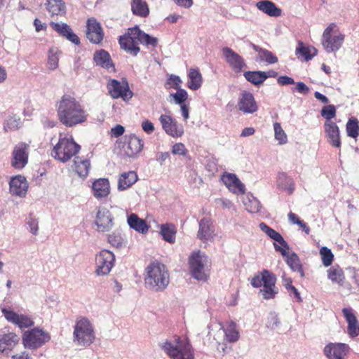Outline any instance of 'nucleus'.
Listing matches in <instances>:
<instances>
[{
  "label": "nucleus",
  "instance_id": "19",
  "mask_svg": "<svg viewBox=\"0 0 359 359\" xmlns=\"http://www.w3.org/2000/svg\"><path fill=\"white\" fill-rule=\"evenodd\" d=\"M86 37L93 43L99 44L103 39L104 32L97 20L91 18L87 20Z\"/></svg>",
  "mask_w": 359,
  "mask_h": 359
},
{
  "label": "nucleus",
  "instance_id": "43",
  "mask_svg": "<svg viewBox=\"0 0 359 359\" xmlns=\"http://www.w3.org/2000/svg\"><path fill=\"white\" fill-rule=\"evenodd\" d=\"M260 229L264 232L267 236H269L271 239L274 240L276 242L278 243L280 245L288 248L289 245L284 240L283 236L276 231L271 229L267 224L264 222L259 224Z\"/></svg>",
  "mask_w": 359,
  "mask_h": 359
},
{
  "label": "nucleus",
  "instance_id": "3",
  "mask_svg": "<svg viewBox=\"0 0 359 359\" xmlns=\"http://www.w3.org/2000/svg\"><path fill=\"white\" fill-rule=\"evenodd\" d=\"M169 282V273L164 264L152 262L145 269L144 283L149 290L155 292L163 291Z\"/></svg>",
  "mask_w": 359,
  "mask_h": 359
},
{
  "label": "nucleus",
  "instance_id": "18",
  "mask_svg": "<svg viewBox=\"0 0 359 359\" xmlns=\"http://www.w3.org/2000/svg\"><path fill=\"white\" fill-rule=\"evenodd\" d=\"M350 347L344 343H329L323 348L327 359H346Z\"/></svg>",
  "mask_w": 359,
  "mask_h": 359
},
{
  "label": "nucleus",
  "instance_id": "8",
  "mask_svg": "<svg viewBox=\"0 0 359 359\" xmlns=\"http://www.w3.org/2000/svg\"><path fill=\"white\" fill-rule=\"evenodd\" d=\"M345 35L341 33L335 23L330 24L324 30L321 43L328 53H336L342 46Z\"/></svg>",
  "mask_w": 359,
  "mask_h": 359
},
{
  "label": "nucleus",
  "instance_id": "59",
  "mask_svg": "<svg viewBox=\"0 0 359 359\" xmlns=\"http://www.w3.org/2000/svg\"><path fill=\"white\" fill-rule=\"evenodd\" d=\"M277 82L280 86H287L294 84V80L288 76H280L277 79Z\"/></svg>",
  "mask_w": 359,
  "mask_h": 359
},
{
  "label": "nucleus",
  "instance_id": "31",
  "mask_svg": "<svg viewBox=\"0 0 359 359\" xmlns=\"http://www.w3.org/2000/svg\"><path fill=\"white\" fill-rule=\"evenodd\" d=\"M93 60L97 65L107 69L114 71V65L108 52L104 50H100L94 53Z\"/></svg>",
  "mask_w": 359,
  "mask_h": 359
},
{
  "label": "nucleus",
  "instance_id": "47",
  "mask_svg": "<svg viewBox=\"0 0 359 359\" xmlns=\"http://www.w3.org/2000/svg\"><path fill=\"white\" fill-rule=\"evenodd\" d=\"M286 262L290 268L294 272L299 273L301 277L304 276V272L297 255L294 252L286 256Z\"/></svg>",
  "mask_w": 359,
  "mask_h": 359
},
{
  "label": "nucleus",
  "instance_id": "45",
  "mask_svg": "<svg viewBox=\"0 0 359 359\" xmlns=\"http://www.w3.org/2000/svg\"><path fill=\"white\" fill-rule=\"evenodd\" d=\"M243 202L245 210L250 213L258 212L261 208L260 202L252 194H247Z\"/></svg>",
  "mask_w": 359,
  "mask_h": 359
},
{
  "label": "nucleus",
  "instance_id": "14",
  "mask_svg": "<svg viewBox=\"0 0 359 359\" xmlns=\"http://www.w3.org/2000/svg\"><path fill=\"white\" fill-rule=\"evenodd\" d=\"M94 224L98 232L109 231L114 226V217L111 212L104 207H99L96 210Z\"/></svg>",
  "mask_w": 359,
  "mask_h": 359
},
{
  "label": "nucleus",
  "instance_id": "12",
  "mask_svg": "<svg viewBox=\"0 0 359 359\" xmlns=\"http://www.w3.org/2000/svg\"><path fill=\"white\" fill-rule=\"evenodd\" d=\"M115 256L109 250H103L95 257V273L97 276L109 273L114 265Z\"/></svg>",
  "mask_w": 359,
  "mask_h": 359
},
{
  "label": "nucleus",
  "instance_id": "39",
  "mask_svg": "<svg viewBox=\"0 0 359 359\" xmlns=\"http://www.w3.org/2000/svg\"><path fill=\"white\" fill-rule=\"evenodd\" d=\"M187 86L189 89L196 90L202 85V75L198 69H190L188 74Z\"/></svg>",
  "mask_w": 359,
  "mask_h": 359
},
{
  "label": "nucleus",
  "instance_id": "20",
  "mask_svg": "<svg viewBox=\"0 0 359 359\" xmlns=\"http://www.w3.org/2000/svg\"><path fill=\"white\" fill-rule=\"evenodd\" d=\"M222 51L226 62L235 72H240L246 67L243 58L231 48L224 47Z\"/></svg>",
  "mask_w": 359,
  "mask_h": 359
},
{
  "label": "nucleus",
  "instance_id": "25",
  "mask_svg": "<svg viewBox=\"0 0 359 359\" xmlns=\"http://www.w3.org/2000/svg\"><path fill=\"white\" fill-rule=\"evenodd\" d=\"M50 26L60 36L66 38L67 40L74 43L75 45H79L80 43V39L79 36L73 32L72 28L67 24L64 22H51L50 23Z\"/></svg>",
  "mask_w": 359,
  "mask_h": 359
},
{
  "label": "nucleus",
  "instance_id": "7",
  "mask_svg": "<svg viewBox=\"0 0 359 359\" xmlns=\"http://www.w3.org/2000/svg\"><path fill=\"white\" fill-rule=\"evenodd\" d=\"M80 145L76 143L72 137L60 135L58 142L51 151V156L55 159L65 163L75 156L80 150Z\"/></svg>",
  "mask_w": 359,
  "mask_h": 359
},
{
  "label": "nucleus",
  "instance_id": "24",
  "mask_svg": "<svg viewBox=\"0 0 359 359\" xmlns=\"http://www.w3.org/2000/svg\"><path fill=\"white\" fill-rule=\"evenodd\" d=\"M143 141L135 135H130L126 137L124 151L128 157H133L142 150Z\"/></svg>",
  "mask_w": 359,
  "mask_h": 359
},
{
  "label": "nucleus",
  "instance_id": "23",
  "mask_svg": "<svg viewBox=\"0 0 359 359\" xmlns=\"http://www.w3.org/2000/svg\"><path fill=\"white\" fill-rule=\"evenodd\" d=\"M222 181L230 191L236 194L245 193V185L235 174L225 172L222 176Z\"/></svg>",
  "mask_w": 359,
  "mask_h": 359
},
{
  "label": "nucleus",
  "instance_id": "37",
  "mask_svg": "<svg viewBox=\"0 0 359 359\" xmlns=\"http://www.w3.org/2000/svg\"><path fill=\"white\" fill-rule=\"evenodd\" d=\"M250 46L258 53L259 59L262 62H266L268 64H275L278 62V57L272 52L260 48L259 46L250 43Z\"/></svg>",
  "mask_w": 359,
  "mask_h": 359
},
{
  "label": "nucleus",
  "instance_id": "54",
  "mask_svg": "<svg viewBox=\"0 0 359 359\" xmlns=\"http://www.w3.org/2000/svg\"><path fill=\"white\" fill-rule=\"evenodd\" d=\"M170 97L174 99L175 104L182 105L185 104L184 102L188 98V93L186 90L180 88L177 90L175 93H171Z\"/></svg>",
  "mask_w": 359,
  "mask_h": 359
},
{
  "label": "nucleus",
  "instance_id": "58",
  "mask_svg": "<svg viewBox=\"0 0 359 359\" xmlns=\"http://www.w3.org/2000/svg\"><path fill=\"white\" fill-rule=\"evenodd\" d=\"M27 224L28 225L29 231L32 234L36 235L38 233V229H39L37 219L30 217Z\"/></svg>",
  "mask_w": 359,
  "mask_h": 359
},
{
  "label": "nucleus",
  "instance_id": "5",
  "mask_svg": "<svg viewBox=\"0 0 359 359\" xmlns=\"http://www.w3.org/2000/svg\"><path fill=\"white\" fill-rule=\"evenodd\" d=\"M253 287L260 288L259 294L265 300L273 299L278 293L276 287V276L269 270L264 269L251 280Z\"/></svg>",
  "mask_w": 359,
  "mask_h": 359
},
{
  "label": "nucleus",
  "instance_id": "50",
  "mask_svg": "<svg viewBox=\"0 0 359 359\" xmlns=\"http://www.w3.org/2000/svg\"><path fill=\"white\" fill-rule=\"evenodd\" d=\"M346 133L348 137L355 139L359 135V121L356 118L348 119L346 126Z\"/></svg>",
  "mask_w": 359,
  "mask_h": 359
},
{
  "label": "nucleus",
  "instance_id": "34",
  "mask_svg": "<svg viewBox=\"0 0 359 359\" xmlns=\"http://www.w3.org/2000/svg\"><path fill=\"white\" fill-rule=\"evenodd\" d=\"M327 278L332 283L342 286L344 283L345 276L343 269L339 265L331 266L327 271Z\"/></svg>",
  "mask_w": 359,
  "mask_h": 359
},
{
  "label": "nucleus",
  "instance_id": "32",
  "mask_svg": "<svg viewBox=\"0 0 359 359\" xmlns=\"http://www.w3.org/2000/svg\"><path fill=\"white\" fill-rule=\"evenodd\" d=\"M295 54L298 59L307 62L316 55L317 50L313 46H305L302 41H299Z\"/></svg>",
  "mask_w": 359,
  "mask_h": 359
},
{
  "label": "nucleus",
  "instance_id": "4",
  "mask_svg": "<svg viewBox=\"0 0 359 359\" xmlns=\"http://www.w3.org/2000/svg\"><path fill=\"white\" fill-rule=\"evenodd\" d=\"M160 346L171 359H194V350L187 337L175 336Z\"/></svg>",
  "mask_w": 359,
  "mask_h": 359
},
{
  "label": "nucleus",
  "instance_id": "60",
  "mask_svg": "<svg viewBox=\"0 0 359 359\" xmlns=\"http://www.w3.org/2000/svg\"><path fill=\"white\" fill-rule=\"evenodd\" d=\"M142 130L147 134H151L154 131V124L149 120H145L142 123Z\"/></svg>",
  "mask_w": 359,
  "mask_h": 359
},
{
  "label": "nucleus",
  "instance_id": "21",
  "mask_svg": "<svg viewBox=\"0 0 359 359\" xmlns=\"http://www.w3.org/2000/svg\"><path fill=\"white\" fill-rule=\"evenodd\" d=\"M238 107L244 114H253L258 110V106L254 95L247 91L241 93L238 102Z\"/></svg>",
  "mask_w": 359,
  "mask_h": 359
},
{
  "label": "nucleus",
  "instance_id": "2",
  "mask_svg": "<svg viewBox=\"0 0 359 359\" xmlns=\"http://www.w3.org/2000/svg\"><path fill=\"white\" fill-rule=\"evenodd\" d=\"M118 41L121 48L133 56H136L140 51L138 42L154 48L158 44L157 38L144 32L137 26L128 29V33L121 36Z\"/></svg>",
  "mask_w": 359,
  "mask_h": 359
},
{
  "label": "nucleus",
  "instance_id": "52",
  "mask_svg": "<svg viewBox=\"0 0 359 359\" xmlns=\"http://www.w3.org/2000/svg\"><path fill=\"white\" fill-rule=\"evenodd\" d=\"M320 255L321 256L323 264L325 266H329L332 264L334 255L330 249L327 247H322L320 249Z\"/></svg>",
  "mask_w": 359,
  "mask_h": 359
},
{
  "label": "nucleus",
  "instance_id": "63",
  "mask_svg": "<svg viewBox=\"0 0 359 359\" xmlns=\"http://www.w3.org/2000/svg\"><path fill=\"white\" fill-rule=\"evenodd\" d=\"M279 324V320L277 315L275 313H271V319L268 322L267 326L271 329H274Z\"/></svg>",
  "mask_w": 359,
  "mask_h": 359
},
{
  "label": "nucleus",
  "instance_id": "62",
  "mask_svg": "<svg viewBox=\"0 0 359 359\" xmlns=\"http://www.w3.org/2000/svg\"><path fill=\"white\" fill-rule=\"evenodd\" d=\"M125 131L124 128L121 125H116L111 130V135L118 137L123 134Z\"/></svg>",
  "mask_w": 359,
  "mask_h": 359
},
{
  "label": "nucleus",
  "instance_id": "13",
  "mask_svg": "<svg viewBox=\"0 0 359 359\" xmlns=\"http://www.w3.org/2000/svg\"><path fill=\"white\" fill-rule=\"evenodd\" d=\"M29 144L19 142L14 147L11 153V165L15 170H22L28 163Z\"/></svg>",
  "mask_w": 359,
  "mask_h": 359
},
{
  "label": "nucleus",
  "instance_id": "29",
  "mask_svg": "<svg viewBox=\"0 0 359 359\" xmlns=\"http://www.w3.org/2000/svg\"><path fill=\"white\" fill-rule=\"evenodd\" d=\"M92 189L93 195L96 198H105L110 192L109 182L107 179L100 178L93 183Z\"/></svg>",
  "mask_w": 359,
  "mask_h": 359
},
{
  "label": "nucleus",
  "instance_id": "36",
  "mask_svg": "<svg viewBox=\"0 0 359 359\" xmlns=\"http://www.w3.org/2000/svg\"><path fill=\"white\" fill-rule=\"evenodd\" d=\"M128 224L130 228L135 231L144 233L148 231L149 226L146 222L140 219L136 214L132 213L128 217Z\"/></svg>",
  "mask_w": 359,
  "mask_h": 359
},
{
  "label": "nucleus",
  "instance_id": "28",
  "mask_svg": "<svg viewBox=\"0 0 359 359\" xmlns=\"http://www.w3.org/2000/svg\"><path fill=\"white\" fill-rule=\"evenodd\" d=\"M21 126L22 121L19 116L10 111L4 114L3 129L5 133L18 130Z\"/></svg>",
  "mask_w": 359,
  "mask_h": 359
},
{
  "label": "nucleus",
  "instance_id": "53",
  "mask_svg": "<svg viewBox=\"0 0 359 359\" xmlns=\"http://www.w3.org/2000/svg\"><path fill=\"white\" fill-rule=\"evenodd\" d=\"M108 242L114 247L120 248L123 247L124 242L121 234L119 232H112L108 235Z\"/></svg>",
  "mask_w": 359,
  "mask_h": 359
},
{
  "label": "nucleus",
  "instance_id": "33",
  "mask_svg": "<svg viewBox=\"0 0 359 359\" xmlns=\"http://www.w3.org/2000/svg\"><path fill=\"white\" fill-rule=\"evenodd\" d=\"M137 180V175L135 172L128 171L123 172L119 177L118 189L120 191L126 190L134 184Z\"/></svg>",
  "mask_w": 359,
  "mask_h": 359
},
{
  "label": "nucleus",
  "instance_id": "6",
  "mask_svg": "<svg viewBox=\"0 0 359 359\" xmlns=\"http://www.w3.org/2000/svg\"><path fill=\"white\" fill-rule=\"evenodd\" d=\"M191 276L198 280H206L209 276L210 262L208 256L200 250L194 251L189 257Z\"/></svg>",
  "mask_w": 359,
  "mask_h": 359
},
{
  "label": "nucleus",
  "instance_id": "9",
  "mask_svg": "<svg viewBox=\"0 0 359 359\" xmlns=\"http://www.w3.org/2000/svg\"><path fill=\"white\" fill-rule=\"evenodd\" d=\"M73 337L74 341L79 346H88L93 342L94 330L88 319L81 318L76 320Z\"/></svg>",
  "mask_w": 359,
  "mask_h": 359
},
{
  "label": "nucleus",
  "instance_id": "17",
  "mask_svg": "<svg viewBox=\"0 0 359 359\" xmlns=\"http://www.w3.org/2000/svg\"><path fill=\"white\" fill-rule=\"evenodd\" d=\"M1 312L8 322L17 325L20 329L27 328L34 325L33 320L27 315L19 314L6 308H2Z\"/></svg>",
  "mask_w": 359,
  "mask_h": 359
},
{
  "label": "nucleus",
  "instance_id": "41",
  "mask_svg": "<svg viewBox=\"0 0 359 359\" xmlns=\"http://www.w3.org/2000/svg\"><path fill=\"white\" fill-rule=\"evenodd\" d=\"M177 229L172 224H162L160 228V233L163 238L169 243L175 242Z\"/></svg>",
  "mask_w": 359,
  "mask_h": 359
},
{
  "label": "nucleus",
  "instance_id": "1",
  "mask_svg": "<svg viewBox=\"0 0 359 359\" xmlns=\"http://www.w3.org/2000/svg\"><path fill=\"white\" fill-rule=\"evenodd\" d=\"M58 120L66 127H74L86 121L88 113L81 103L73 95H63L56 103Z\"/></svg>",
  "mask_w": 359,
  "mask_h": 359
},
{
  "label": "nucleus",
  "instance_id": "26",
  "mask_svg": "<svg viewBox=\"0 0 359 359\" xmlns=\"http://www.w3.org/2000/svg\"><path fill=\"white\" fill-rule=\"evenodd\" d=\"M325 132L327 136V142L332 147H341L340 131L338 126L333 121H325L324 124Z\"/></svg>",
  "mask_w": 359,
  "mask_h": 359
},
{
  "label": "nucleus",
  "instance_id": "44",
  "mask_svg": "<svg viewBox=\"0 0 359 359\" xmlns=\"http://www.w3.org/2000/svg\"><path fill=\"white\" fill-rule=\"evenodd\" d=\"M47 10L51 15H64L66 13L65 4L62 0L48 1Z\"/></svg>",
  "mask_w": 359,
  "mask_h": 359
},
{
  "label": "nucleus",
  "instance_id": "40",
  "mask_svg": "<svg viewBox=\"0 0 359 359\" xmlns=\"http://www.w3.org/2000/svg\"><path fill=\"white\" fill-rule=\"evenodd\" d=\"M223 330L224 332V340L227 342L235 343L239 339L240 334L234 322L231 321L228 323L226 327L223 328Z\"/></svg>",
  "mask_w": 359,
  "mask_h": 359
},
{
  "label": "nucleus",
  "instance_id": "64",
  "mask_svg": "<svg viewBox=\"0 0 359 359\" xmlns=\"http://www.w3.org/2000/svg\"><path fill=\"white\" fill-rule=\"evenodd\" d=\"M170 158L169 152H158L156 154V161L161 164L163 163Z\"/></svg>",
  "mask_w": 359,
  "mask_h": 359
},
{
  "label": "nucleus",
  "instance_id": "49",
  "mask_svg": "<svg viewBox=\"0 0 359 359\" xmlns=\"http://www.w3.org/2000/svg\"><path fill=\"white\" fill-rule=\"evenodd\" d=\"M61 52L57 48H51L48 50V67L50 70H55L58 67L59 56Z\"/></svg>",
  "mask_w": 359,
  "mask_h": 359
},
{
  "label": "nucleus",
  "instance_id": "48",
  "mask_svg": "<svg viewBox=\"0 0 359 359\" xmlns=\"http://www.w3.org/2000/svg\"><path fill=\"white\" fill-rule=\"evenodd\" d=\"M244 76L248 81L255 86L262 84L266 79L264 72L262 71L245 72Z\"/></svg>",
  "mask_w": 359,
  "mask_h": 359
},
{
  "label": "nucleus",
  "instance_id": "51",
  "mask_svg": "<svg viewBox=\"0 0 359 359\" xmlns=\"http://www.w3.org/2000/svg\"><path fill=\"white\" fill-rule=\"evenodd\" d=\"M274 137L280 145L285 144L287 142V136L283 130L280 123H273Z\"/></svg>",
  "mask_w": 359,
  "mask_h": 359
},
{
  "label": "nucleus",
  "instance_id": "15",
  "mask_svg": "<svg viewBox=\"0 0 359 359\" xmlns=\"http://www.w3.org/2000/svg\"><path fill=\"white\" fill-rule=\"evenodd\" d=\"M159 121L167 135L172 137H180L184 134L183 126L171 116L162 114L159 117Z\"/></svg>",
  "mask_w": 359,
  "mask_h": 359
},
{
  "label": "nucleus",
  "instance_id": "35",
  "mask_svg": "<svg viewBox=\"0 0 359 359\" xmlns=\"http://www.w3.org/2000/svg\"><path fill=\"white\" fill-rule=\"evenodd\" d=\"M18 336L14 332L0 334V345L1 352L12 349L19 341Z\"/></svg>",
  "mask_w": 359,
  "mask_h": 359
},
{
  "label": "nucleus",
  "instance_id": "55",
  "mask_svg": "<svg viewBox=\"0 0 359 359\" xmlns=\"http://www.w3.org/2000/svg\"><path fill=\"white\" fill-rule=\"evenodd\" d=\"M320 114L326 121H332L331 119L336 116V108L333 104L326 105L322 108Z\"/></svg>",
  "mask_w": 359,
  "mask_h": 359
},
{
  "label": "nucleus",
  "instance_id": "38",
  "mask_svg": "<svg viewBox=\"0 0 359 359\" xmlns=\"http://www.w3.org/2000/svg\"><path fill=\"white\" fill-rule=\"evenodd\" d=\"M131 9L135 15L141 18H146L149 14L148 4L144 0H132Z\"/></svg>",
  "mask_w": 359,
  "mask_h": 359
},
{
  "label": "nucleus",
  "instance_id": "22",
  "mask_svg": "<svg viewBox=\"0 0 359 359\" xmlns=\"http://www.w3.org/2000/svg\"><path fill=\"white\" fill-rule=\"evenodd\" d=\"M28 189V183L25 177L16 175L13 177L9 182V191L11 195L25 197Z\"/></svg>",
  "mask_w": 359,
  "mask_h": 359
},
{
  "label": "nucleus",
  "instance_id": "10",
  "mask_svg": "<svg viewBox=\"0 0 359 359\" xmlns=\"http://www.w3.org/2000/svg\"><path fill=\"white\" fill-rule=\"evenodd\" d=\"M50 339V334L39 328H33L25 332L22 337L25 347L31 349H35L41 346Z\"/></svg>",
  "mask_w": 359,
  "mask_h": 359
},
{
  "label": "nucleus",
  "instance_id": "57",
  "mask_svg": "<svg viewBox=\"0 0 359 359\" xmlns=\"http://www.w3.org/2000/svg\"><path fill=\"white\" fill-rule=\"evenodd\" d=\"M182 80L178 76L171 75L166 83V85L169 86L170 88L178 90L181 88Z\"/></svg>",
  "mask_w": 359,
  "mask_h": 359
},
{
  "label": "nucleus",
  "instance_id": "46",
  "mask_svg": "<svg viewBox=\"0 0 359 359\" xmlns=\"http://www.w3.org/2000/svg\"><path fill=\"white\" fill-rule=\"evenodd\" d=\"M277 184L282 189L291 194L294 190V181L285 172H279L277 177Z\"/></svg>",
  "mask_w": 359,
  "mask_h": 359
},
{
  "label": "nucleus",
  "instance_id": "16",
  "mask_svg": "<svg viewBox=\"0 0 359 359\" xmlns=\"http://www.w3.org/2000/svg\"><path fill=\"white\" fill-rule=\"evenodd\" d=\"M216 236L215 226L212 221L208 217L201 219L198 222L197 238L205 243L213 241Z\"/></svg>",
  "mask_w": 359,
  "mask_h": 359
},
{
  "label": "nucleus",
  "instance_id": "27",
  "mask_svg": "<svg viewBox=\"0 0 359 359\" xmlns=\"http://www.w3.org/2000/svg\"><path fill=\"white\" fill-rule=\"evenodd\" d=\"M342 313L348 323L347 332L351 337L359 334V323L356 319L353 310L351 308H344Z\"/></svg>",
  "mask_w": 359,
  "mask_h": 359
},
{
  "label": "nucleus",
  "instance_id": "30",
  "mask_svg": "<svg viewBox=\"0 0 359 359\" xmlns=\"http://www.w3.org/2000/svg\"><path fill=\"white\" fill-rule=\"evenodd\" d=\"M256 7L262 13L270 17L277 18L282 15V10L273 1L269 0H261L256 4Z\"/></svg>",
  "mask_w": 359,
  "mask_h": 359
},
{
  "label": "nucleus",
  "instance_id": "56",
  "mask_svg": "<svg viewBox=\"0 0 359 359\" xmlns=\"http://www.w3.org/2000/svg\"><path fill=\"white\" fill-rule=\"evenodd\" d=\"M171 152L174 155L186 156L188 154V150L183 143L179 142L172 147Z\"/></svg>",
  "mask_w": 359,
  "mask_h": 359
},
{
  "label": "nucleus",
  "instance_id": "42",
  "mask_svg": "<svg viewBox=\"0 0 359 359\" xmlns=\"http://www.w3.org/2000/svg\"><path fill=\"white\" fill-rule=\"evenodd\" d=\"M74 170L79 177L86 178L88 176L90 166L89 160L76 157L74 160Z\"/></svg>",
  "mask_w": 359,
  "mask_h": 359
},
{
  "label": "nucleus",
  "instance_id": "11",
  "mask_svg": "<svg viewBox=\"0 0 359 359\" xmlns=\"http://www.w3.org/2000/svg\"><path fill=\"white\" fill-rule=\"evenodd\" d=\"M107 88L109 94L114 99L122 98L124 101H128L133 96L126 79H123L121 81L111 79L107 83Z\"/></svg>",
  "mask_w": 359,
  "mask_h": 359
},
{
  "label": "nucleus",
  "instance_id": "61",
  "mask_svg": "<svg viewBox=\"0 0 359 359\" xmlns=\"http://www.w3.org/2000/svg\"><path fill=\"white\" fill-rule=\"evenodd\" d=\"M294 84H296L295 90L298 93L304 95H306L309 93V88L304 83L297 82L295 83Z\"/></svg>",
  "mask_w": 359,
  "mask_h": 359
}]
</instances>
